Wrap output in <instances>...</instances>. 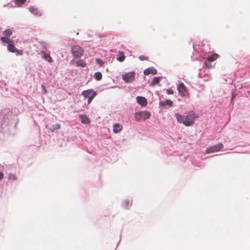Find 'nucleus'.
Here are the masks:
<instances>
[{
    "label": "nucleus",
    "instance_id": "nucleus-1",
    "mask_svg": "<svg viewBox=\"0 0 250 250\" xmlns=\"http://www.w3.org/2000/svg\"><path fill=\"white\" fill-rule=\"evenodd\" d=\"M175 116L179 123L183 124L186 126L192 125L194 123L195 118L197 117L193 112H189L186 116L179 113H176Z\"/></svg>",
    "mask_w": 250,
    "mask_h": 250
},
{
    "label": "nucleus",
    "instance_id": "nucleus-2",
    "mask_svg": "<svg viewBox=\"0 0 250 250\" xmlns=\"http://www.w3.org/2000/svg\"><path fill=\"white\" fill-rule=\"evenodd\" d=\"M71 52L74 58L77 59L80 58L83 55L84 50L78 45H74L71 46Z\"/></svg>",
    "mask_w": 250,
    "mask_h": 250
},
{
    "label": "nucleus",
    "instance_id": "nucleus-3",
    "mask_svg": "<svg viewBox=\"0 0 250 250\" xmlns=\"http://www.w3.org/2000/svg\"><path fill=\"white\" fill-rule=\"evenodd\" d=\"M151 116V113L147 110L136 112L135 114L134 118L136 121L146 120L149 119Z\"/></svg>",
    "mask_w": 250,
    "mask_h": 250
},
{
    "label": "nucleus",
    "instance_id": "nucleus-4",
    "mask_svg": "<svg viewBox=\"0 0 250 250\" xmlns=\"http://www.w3.org/2000/svg\"><path fill=\"white\" fill-rule=\"evenodd\" d=\"M82 95L84 97L85 99L88 98L87 104H89L93 98L97 95V93L92 89H88L83 91Z\"/></svg>",
    "mask_w": 250,
    "mask_h": 250
},
{
    "label": "nucleus",
    "instance_id": "nucleus-5",
    "mask_svg": "<svg viewBox=\"0 0 250 250\" xmlns=\"http://www.w3.org/2000/svg\"><path fill=\"white\" fill-rule=\"evenodd\" d=\"M135 73L134 72H129L122 75L123 80L126 83H130L135 80Z\"/></svg>",
    "mask_w": 250,
    "mask_h": 250
},
{
    "label": "nucleus",
    "instance_id": "nucleus-6",
    "mask_svg": "<svg viewBox=\"0 0 250 250\" xmlns=\"http://www.w3.org/2000/svg\"><path fill=\"white\" fill-rule=\"evenodd\" d=\"M223 145L222 143H219L214 146L208 147L206 150V152L207 153L217 152L221 150L223 148Z\"/></svg>",
    "mask_w": 250,
    "mask_h": 250
},
{
    "label": "nucleus",
    "instance_id": "nucleus-7",
    "mask_svg": "<svg viewBox=\"0 0 250 250\" xmlns=\"http://www.w3.org/2000/svg\"><path fill=\"white\" fill-rule=\"evenodd\" d=\"M8 50L12 53H16L19 55L23 54V51L22 50H19L17 49L14 46V41L13 40L7 45Z\"/></svg>",
    "mask_w": 250,
    "mask_h": 250
},
{
    "label": "nucleus",
    "instance_id": "nucleus-8",
    "mask_svg": "<svg viewBox=\"0 0 250 250\" xmlns=\"http://www.w3.org/2000/svg\"><path fill=\"white\" fill-rule=\"evenodd\" d=\"M178 90L181 97H186L188 95V90L183 83H180L179 84Z\"/></svg>",
    "mask_w": 250,
    "mask_h": 250
},
{
    "label": "nucleus",
    "instance_id": "nucleus-9",
    "mask_svg": "<svg viewBox=\"0 0 250 250\" xmlns=\"http://www.w3.org/2000/svg\"><path fill=\"white\" fill-rule=\"evenodd\" d=\"M157 73V70L154 67H149L145 69L144 71V73L145 75H148L150 74L153 75L156 74Z\"/></svg>",
    "mask_w": 250,
    "mask_h": 250
},
{
    "label": "nucleus",
    "instance_id": "nucleus-10",
    "mask_svg": "<svg viewBox=\"0 0 250 250\" xmlns=\"http://www.w3.org/2000/svg\"><path fill=\"white\" fill-rule=\"evenodd\" d=\"M136 99L137 103L142 106H146L147 104V100L144 97L138 96L137 97Z\"/></svg>",
    "mask_w": 250,
    "mask_h": 250
},
{
    "label": "nucleus",
    "instance_id": "nucleus-11",
    "mask_svg": "<svg viewBox=\"0 0 250 250\" xmlns=\"http://www.w3.org/2000/svg\"><path fill=\"white\" fill-rule=\"evenodd\" d=\"M123 129V126L118 123H116L113 125V132L117 133L120 132Z\"/></svg>",
    "mask_w": 250,
    "mask_h": 250
},
{
    "label": "nucleus",
    "instance_id": "nucleus-12",
    "mask_svg": "<svg viewBox=\"0 0 250 250\" xmlns=\"http://www.w3.org/2000/svg\"><path fill=\"white\" fill-rule=\"evenodd\" d=\"M29 11L35 15L38 16H41L42 15L41 12L38 10L37 8H34L33 7H30L29 8Z\"/></svg>",
    "mask_w": 250,
    "mask_h": 250
},
{
    "label": "nucleus",
    "instance_id": "nucleus-13",
    "mask_svg": "<svg viewBox=\"0 0 250 250\" xmlns=\"http://www.w3.org/2000/svg\"><path fill=\"white\" fill-rule=\"evenodd\" d=\"M79 118L81 119L82 123L85 124H88L90 123V119L86 116L83 115H80Z\"/></svg>",
    "mask_w": 250,
    "mask_h": 250
},
{
    "label": "nucleus",
    "instance_id": "nucleus-14",
    "mask_svg": "<svg viewBox=\"0 0 250 250\" xmlns=\"http://www.w3.org/2000/svg\"><path fill=\"white\" fill-rule=\"evenodd\" d=\"M74 63L77 66H81L84 67L86 66V63L85 61L83 60H79L78 61H75Z\"/></svg>",
    "mask_w": 250,
    "mask_h": 250
},
{
    "label": "nucleus",
    "instance_id": "nucleus-15",
    "mask_svg": "<svg viewBox=\"0 0 250 250\" xmlns=\"http://www.w3.org/2000/svg\"><path fill=\"white\" fill-rule=\"evenodd\" d=\"M218 57H219V55L217 54L214 53L212 55H211V56H208L207 58V60L208 62H213L215 60H216L218 58Z\"/></svg>",
    "mask_w": 250,
    "mask_h": 250
},
{
    "label": "nucleus",
    "instance_id": "nucleus-16",
    "mask_svg": "<svg viewBox=\"0 0 250 250\" xmlns=\"http://www.w3.org/2000/svg\"><path fill=\"white\" fill-rule=\"evenodd\" d=\"M161 105L163 106L168 105L171 107L173 105V102L170 100H167L165 101L161 102Z\"/></svg>",
    "mask_w": 250,
    "mask_h": 250
},
{
    "label": "nucleus",
    "instance_id": "nucleus-17",
    "mask_svg": "<svg viewBox=\"0 0 250 250\" xmlns=\"http://www.w3.org/2000/svg\"><path fill=\"white\" fill-rule=\"evenodd\" d=\"M161 79V77H154L150 84V85L151 86L155 85L159 83Z\"/></svg>",
    "mask_w": 250,
    "mask_h": 250
},
{
    "label": "nucleus",
    "instance_id": "nucleus-18",
    "mask_svg": "<svg viewBox=\"0 0 250 250\" xmlns=\"http://www.w3.org/2000/svg\"><path fill=\"white\" fill-rule=\"evenodd\" d=\"M94 78L97 81H100L102 79V74L100 72H97L94 74Z\"/></svg>",
    "mask_w": 250,
    "mask_h": 250
},
{
    "label": "nucleus",
    "instance_id": "nucleus-19",
    "mask_svg": "<svg viewBox=\"0 0 250 250\" xmlns=\"http://www.w3.org/2000/svg\"><path fill=\"white\" fill-rule=\"evenodd\" d=\"M26 1V0H15V5L18 6H21Z\"/></svg>",
    "mask_w": 250,
    "mask_h": 250
},
{
    "label": "nucleus",
    "instance_id": "nucleus-20",
    "mask_svg": "<svg viewBox=\"0 0 250 250\" xmlns=\"http://www.w3.org/2000/svg\"><path fill=\"white\" fill-rule=\"evenodd\" d=\"M44 55H43V58L46 61L51 62L53 61L52 58L50 57L49 54H46L45 52H43Z\"/></svg>",
    "mask_w": 250,
    "mask_h": 250
},
{
    "label": "nucleus",
    "instance_id": "nucleus-21",
    "mask_svg": "<svg viewBox=\"0 0 250 250\" xmlns=\"http://www.w3.org/2000/svg\"><path fill=\"white\" fill-rule=\"evenodd\" d=\"M13 33V31L11 29H7L3 31V35L6 36H10Z\"/></svg>",
    "mask_w": 250,
    "mask_h": 250
},
{
    "label": "nucleus",
    "instance_id": "nucleus-22",
    "mask_svg": "<svg viewBox=\"0 0 250 250\" xmlns=\"http://www.w3.org/2000/svg\"><path fill=\"white\" fill-rule=\"evenodd\" d=\"M0 40L4 43H8V44L13 40L10 39L9 38L7 37H1L0 38Z\"/></svg>",
    "mask_w": 250,
    "mask_h": 250
},
{
    "label": "nucleus",
    "instance_id": "nucleus-23",
    "mask_svg": "<svg viewBox=\"0 0 250 250\" xmlns=\"http://www.w3.org/2000/svg\"><path fill=\"white\" fill-rule=\"evenodd\" d=\"M8 179L12 180H16L17 177L15 174L11 173L9 174Z\"/></svg>",
    "mask_w": 250,
    "mask_h": 250
},
{
    "label": "nucleus",
    "instance_id": "nucleus-24",
    "mask_svg": "<svg viewBox=\"0 0 250 250\" xmlns=\"http://www.w3.org/2000/svg\"><path fill=\"white\" fill-rule=\"evenodd\" d=\"M97 63L100 65L101 66H103L104 64V62L100 59H97L96 60Z\"/></svg>",
    "mask_w": 250,
    "mask_h": 250
},
{
    "label": "nucleus",
    "instance_id": "nucleus-25",
    "mask_svg": "<svg viewBox=\"0 0 250 250\" xmlns=\"http://www.w3.org/2000/svg\"><path fill=\"white\" fill-rule=\"evenodd\" d=\"M139 59L141 61H147L148 60V57L144 55H141L139 57Z\"/></svg>",
    "mask_w": 250,
    "mask_h": 250
},
{
    "label": "nucleus",
    "instance_id": "nucleus-26",
    "mask_svg": "<svg viewBox=\"0 0 250 250\" xmlns=\"http://www.w3.org/2000/svg\"><path fill=\"white\" fill-rule=\"evenodd\" d=\"M61 125L59 124H56L54 126V128L51 130L52 131H54L55 129H58L60 128Z\"/></svg>",
    "mask_w": 250,
    "mask_h": 250
},
{
    "label": "nucleus",
    "instance_id": "nucleus-27",
    "mask_svg": "<svg viewBox=\"0 0 250 250\" xmlns=\"http://www.w3.org/2000/svg\"><path fill=\"white\" fill-rule=\"evenodd\" d=\"M125 59V57L124 55H123L122 56L118 57L117 58V60L120 62H123V61H124Z\"/></svg>",
    "mask_w": 250,
    "mask_h": 250
},
{
    "label": "nucleus",
    "instance_id": "nucleus-28",
    "mask_svg": "<svg viewBox=\"0 0 250 250\" xmlns=\"http://www.w3.org/2000/svg\"><path fill=\"white\" fill-rule=\"evenodd\" d=\"M167 93L168 94H174V91L172 89H167Z\"/></svg>",
    "mask_w": 250,
    "mask_h": 250
},
{
    "label": "nucleus",
    "instance_id": "nucleus-29",
    "mask_svg": "<svg viewBox=\"0 0 250 250\" xmlns=\"http://www.w3.org/2000/svg\"><path fill=\"white\" fill-rule=\"evenodd\" d=\"M125 206H126V208L130 206L131 204V203H130V202L129 201H125Z\"/></svg>",
    "mask_w": 250,
    "mask_h": 250
},
{
    "label": "nucleus",
    "instance_id": "nucleus-30",
    "mask_svg": "<svg viewBox=\"0 0 250 250\" xmlns=\"http://www.w3.org/2000/svg\"><path fill=\"white\" fill-rule=\"evenodd\" d=\"M3 178V174L2 172H0V180Z\"/></svg>",
    "mask_w": 250,
    "mask_h": 250
},
{
    "label": "nucleus",
    "instance_id": "nucleus-31",
    "mask_svg": "<svg viewBox=\"0 0 250 250\" xmlns=\"http://www.w3.org/2000/svg\"><path fill=\"white\" fill-rule=\"evenodd\" d=\"M205 64H206V66L207 67L209 68V66H208L207 62H205Z\"/></svg>",
    "mask_w": 250,
    "mask_h": 250
}]
</instances>
